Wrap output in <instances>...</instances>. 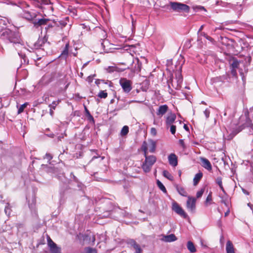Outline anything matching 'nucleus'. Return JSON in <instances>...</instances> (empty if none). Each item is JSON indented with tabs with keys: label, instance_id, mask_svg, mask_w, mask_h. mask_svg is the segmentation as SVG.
Segmentation results:
<instances>
[{
	"label": "nucleus",
	"instance_id": "f257e3e1",
	"mask_svg": "<svg viewBox=\"0 0 253 253\" xmlns=\"http://www.w3.org/2000/svg\"><path fill=\"white\" fill-rule=\"evenodd\" d=\"M0 39L3 41L13 44L20 43L21 41L18 33L8 29H5L2 32Z\"/></svg>",
	"mask_w": 253,
	"mask_h": 253
},
{
	"label": "nucleus",
	"instance_id": "f03ea898",
	"mask_svg": "<svg viewBox=\"0 0 253 253\" xmlns=\"http://www.w3.org/2000/svg\"><path fill=\"white\" fill-rule=\"evenodd\" d=\"M145 150H146L145 149ZM147 154H146V151H145L144 156L145 159L141 165V168L145 173L149 172L151 171L152 167L156 163L157 160V158L155 156H148Z\"/></svg>",
	"mask_w": 253,
	"mask_h": 253
},
{
	"label": "nucleus",
	"instance_id": "7ed1b4c3",
	"mask_svg": "<svg viewBox=\"0 0 253 253\" xmlns=\"http://www.w3.org/2000/svg\"><path fill=\"white\" fill-rule=\"evenodd\" d=\"M169 6L173 11L178 13H186L190 12V7L189 5L179 2L170 1Z\"/></svg>",
	"mask_w": 253,
	"mask_h": 253
},
{
	"label": "nucleus",
	"instance_id": "20e7f679",
	"mask_svg": "<svg viewBox=\"0 0 253 253\" xmlns=\"http://www.w3.org/2000/svg\"><path fill=\"white\" fill-rule=\"evenodd\" d=\"M157 142L152 139H148V140L143 142L141 147V150L145 154V149H146V154H148V151L151 153H154L156 151Z\"/></svg>",
	"mask_w": 253,
	"mask_h": 253
},
{
	"label": "nucleus",
	"instance_id": "39448f33",
	"mask_svg": "<svg viewBox=\"0 0 253 253\" xmlns=\"http://www.w3.org/2000/svg\"><path fill=\"white\" fill-rule=\"evenodd\" d=\"M183 82V78L181 74L177 73L175 74V78L170 79L169 81V86L171 84L172 87L176 89H179L181 87Z\"/></svg>",
	"mask_w": 253,
	"mask_h": 253
},
{
	"label": "nucleus",
	"instance_id": "423d86ee",
	"mask_svg": "<svg viewBox=\"0 0 253 253\" xmlns=\"http://www.w3.org/2000/svg\"><path fill=\"white\" fill-rule=\"evenodd\" d=\"M120 84L123 90L126 93L129 92L132 89V83L130 80L126 78L121 79L120 80Z\"/></svg>",
	"mask_w": 253,
	"mask_h": 253
},
{
	"label": "nucleus",
	"instance_id": "0eeeda50",
	"mask_svg": "<svg viewBox=\"0 0 253 253\" xmlns=\"http://www.w3.org/2000/svg\"><path fill=\"white\" fill-rule=\"evenodd\" d=\"M172 210L178 214L183 217L184 218L187 217V214L185 213L182 208L176 203L172 205Z\"/></svg>",
	"mask_w": 253,
	"mask_h": 253
},
{
	"label": "nucleus",
	"instance_id": "6e6552de",
	"mask_svg": "<svg viewBox=\"0 0 253 253\" xmlns=\"http://www.w3.org/2000/svg\"><path fill=\"white\" fill-rule=\"evenodd\" d=\"M196 199L188 197L186 203V207L191 212H194L196 208Z\"/></svg>",
	"mask_w": 253,
	"mask_h": 253
},
{
	"label": "nucleus",
	"instance_id": "1a4fd4ad",
	"mask_svg": "<svg viewBox=\"0 0 253 253\" xmlns=\"http://www.w3.org/2000/svg\"><path fill=\"white\" fill-rule=\"evenodd\" d=\"M127 244L135 250V253H142L143 251L140 246L134 239H129Z\"/></svg>",
	"mask_w": 253,
	"mask_h": 253
},
{
	"label": "nucleus",
	"instance_id": "9d476101",
	"mask_svg": "<svg viewBox=\"0 0 253 253\" xmlns=\"http://www.w3.org/2000/svg\"><path fill=\"white\" fill-rule=\"evenodd\" d=\"M200 160L201 162V165L203 167L211 171L212 170L211 165L209 160L205 158L201 157Z\"/></svg>",
	"mask_w": 253,
	"mask_h": 253
},
{
	"label": "nucleus",
	"instance_id": "9b49d317",
	"mask_svg": "<svg viewBox=\"0 0 253 253\" xmlns=\"http://www.w3.org/2000/svg\"><path fill=\"white\" fill-rule=\"evenodd\" d=\"M168 160L170 165L175 167L178 165V159L176 155L174 153H171L168 156Z\"/></svg>",
	"mask_w": 253,
	"mask_h": 253
},
{
	"label": "nucleus",
	"instance_id": "f8f14e48",
	"mask_svg": "<svg viewBox=\"0 0 253 253\" xmlns=\"http://www.w3.org/2000/svg\"><path fill=\"white\" fill-rule=\"evenodd\" d=\"M176 115L174 113H170L168 115L166 118V125L167 128H169V126L172 125L176 119Z\"/></svg>",
	"mask_w": 253,
	"mask_h": 253
},
{
	"label": "nucleus",
	"instance_id": "ddd939ff",
	"mask_svg": "<svg viewBox=\"0 0 253 253\" xmlns=\"http://www.w3.org/2000/svg\"><path fill=\"white\" fill-rule=\"evenodd\" d=\"M49 21V19L42 18L38 20H35L33 22L34 26L36 28H38L40 26L45 25L47 24L48 22Z\"/></svg>",
	"mask_w": 253,
	"mask_h": 253
},
{
	"label": "nucleus",
	"instance_id": "4468645a",
	"mask_svg": "<svg viewBox=\"0 0 253 253\" xmlns=\"http://www.w3.org/2000/svg\"><path fill=\"white\" fill-rule=\"evenodd\" d=\"M168 109L169 107L167 105L165 104L161 105L159 107L156 114L158 116H162L167 112Z\"/></svg>",
	"mask_w": 253,
	"mask_h": 253
},
{
	"label": "nucleus",
	"instance_id": "2eb2a0df",
	"mask_svg": "<svg viewBox=\"0 0 253 253\" xmlns=\"http://www.w3.org/2000/svg\"><path fill=\"white\" fill-rule=\"evenodd\" d=\"M37 16L36 13H31L28 11H24L23 13V17L28 20H33Z\"/></svg>",
	"mask_w": 253,
	"mask_h": 253
},
{
	"label": "nucleus",
	"instance_id": "dca6fc26",
	"mask_svg": "<svg viewBox=\"0 0 253 253\" xmlns=\"http://www.w3.org/2000/svg\"><path fill=\"white\" fill-rule=\"evenodd\" d=\"M245 123L243 124L244 127H252L253 126L252 120L249 117V112L247 111L245 113Z\"/></svg>",
	"mask_w": 253,
	"mask_h": 253
},
{
	"label": "nucleus",
	"instance_id": "f3484780",
	"mask_svg": "<svg viewBox=\"0 0 253 253\" xmlns=\"http://www.w3.org/2000/svg\"><path fill=\"white\" fill-rule=\"evenodd\" d=\"M69 48V42H68L66 43L65 46L64 48L63 51H62V52L60 55V57H61L62 58L66 59L68 56Z\"/></svg>",
	"mask_w": 253,
	"mask_h": 253
},
{
	"label": "nucleus",
	"instance_id": "a211bd4d",
	"mask_svg": "<svg viewBox=\"0 0 253 253\" xmlns=\"http://www.w3.org/2000/svg\"><path fill=\"white\" fill-rule=\"evenodd\" d=\"M162 239L166 242H171L176 241L177 240V238L174 234H171L169 235L164 236Z\"/></svg>",
	"mask_w": 253,
	"mask_h": 253
},
{
	"label": "nucleus",
	"instance_id": "6ab92c4d",
	"mask_svg": "<svg viewBox=\"0 0 253 253\" xmlns=\"http://www.w3.org/2000/svg\"><path fill=\"white\" fill-rule=\"evenodd\" d=\"M226 250L227 253H235L233 245L230 240L227 242Z\"/></svg>",
	"mask_w": 253,
	"mask_h": 253
},
{
	"label": "nucleus",
	"instance_id": "aec40b11",
	"mask_svg": "<svg viewBox=\"0 0 253 253\" xmlns=\"http://www.w3.org/2000/svg\"><path fill=\"white\" fill-rule=\"evenodd\" d=\"M203 173L201 171H199L198 173L195 174L194 178H193V184L196 186L199 182L200 180L202 179L203 177Z\"/></svg>",
	"mask_w": 253,
	"mask_h": 253
},
{
	"label": "nucleus",
	"instance_id": "412c9836",
	"mask_svg": "<svg viewBox=\"0 0 253 253\" xmlns=\"http://www.w3.org/2000/svg\"><path fill=\"white\" fill-rule=\"evenodd\" d=\"M176 189L180 195L184 197H186L187 196V193L183 187L176 185Z\"/></svg>",
	"mask_w": 253,
	"mask_h": 253
},
{
	"label": "nucleus",
	"instance_id": "4be33fe9",
	"mask_svg": "<svg viewBox=\"0 0 253 253\" xmlns=\"http://www.w3.org/2000/svg\"><path fill=\"white\" fill-rule=\"evenodd\" d=\"M187 247L189 252L191 253H194L196 252V249L193 243L191 241H188L187 244Z\"/></svg>",
	"mask_w": 253,
	"mask_h": 253
},
{
	"label": "nucleus",
	"instance_id": "5701e85b",
	"mask_svg": "<svg viewBox=\"0 0 253 253\" xmlns=\"http://www.w3.org/2000/svg\"><path fill=\"white\" fill-rule=\"evenodd\" d=\"M84 109H85V114L88 120L90 122H91L93 124H94L95 121H94V119L93 116L91 115L89 110L87 109V108L85 106L84 107Z\"/></svg>",
	"mask_w": 253,
	"mask_h": 253
},
{
	"label": "nucleus",
	"instance_id": "b1692460",
	"mask_svg": "<svg viewBox=\"0 0 253 253\" xmlns=\"http://www.w3.org/2000/svg\"><path fill=\"white\" fill-rule=\"evenodd\" d=\"M124 55L127 59V60L129 61V63L131 64L133 62V58L132 54H131L128 51H125L124 53Z\"/></svg>",
	"mask_w": 253,
	"mask_h": 253
},
{
	"label": "nucleus",
	"instance_id": "393cba45",
	"mask_svg": "<svg viewBox=\"0 0 253 253\" xmlns=\"http://www.w3.org/2000/svg\"><path fill=\"white\" fill-rule=\"evenodd\" d=\"M163 174L164 176H165L166 178L168 179L170 181L173 180V176L168 171L166 170H165L163 172Z\"/></svg>",
	"mask_w": 253,
	"mask_h": 253
},
{
	"label": "nucleus",
	"instance_id": "a878e982",
	"mask_svg": "<svg viewBox=\"0 0 253 253\" xmlns=\"http://www.w3.org/2000/svg\"><path fill=\"white\" fill-rule=\"evenodd\" d=\"M129 131V128L128 126H125L123 127L122 128L121 131V135L122 136H126L127 134Z\"/></svg>",
	"mask_w": 253,
	"mask_h": 253
},
{
	"label": "nucleus",
	"instance_id": "bb28decb",
	"mask_svg": "<svg viewBox=\"0 0 253 253\" xmlns=\"http://www.w3.org/2000/svg\"><path fill=\"white\" fill-rule=\"evenodd\" d=\"M216 183L219 185L220 189L223 192H225L224 189L222 185V178L221 177H217V178L216 179Z\"/></svg>",
	"mask_w": 253,
	"mask_h": 253
},
{
	"label": "nucleus",
	"instance_id": "cd10ccee",
	"mask_svg": "<svg viewBox=\"0 0 253 253\" xmlns=\"http://www.w3.org/2000/svg\"><path fill=\"white\" fill-rule=\"evenodd\" d=\"M47 245L49 247V249L55 247L57 245L52 240V239L49 237H47Z\"/></svg>",
	"mask_w": 253,
	"mask_h": 253
},
{
	"label": "nucleus",
	"instance_id": "c85d7f7f",
	"mask_svg": "<svg viewBox=\"0 0 253 253\" xmlns=\"http://www.w3.org/2000/svg\"><path fill=\"white\" fill-rule=\"evenodd\" d=\"M157 184L158 187L164 193L167 192V190L163 184L159 180L157 181Z\"/></svg>",
	"mask_w": 253,
	"mask_h": 253
},
{
	"label": "nucleus",
	"instance_id": "c756f323",
	"mask_svg": "<svg viewBox=\"0 0 253 253\" xmlns=\"http://www.w3.org/2000/svg\"><path fill=\"white\" fill-rule=\"evenodd\" d=\"M85 253H97V250L91 247H86L84 249Z\"/></svg>",
	"mask_w": 253,
	"mask_h": 253
},
{
	"label": "nucleus",
	"instance_id": "7c9ffc66",
	"mask_svg": "<svg viewBox=\"0 0 253 253\" xmlns=\"http://www.w3.org/2000/svg\"><path fill=\"white\" fill-rule=\"evenodd\" d=\"M212 201V192H211L209 195H208L207 198H206V200L205 201V205L206 206H208L209 204H211V203H210L211 201Z\"/></svg>",
	"mask_w": 253,
	"mask_h": 253
},
{
	"label": "nucleus",
	"instance_id": "2f4dec72",
	"mask_svg": "<svg viewBox=\"0 0 253 253\" xmlns=\"http://www.w3.org/2000/svg\"><path fill=\"white\" fill-rule=\"evenodd\" d=\"M28 105V102H26L24 104L21 105L18 110V114H21L24 111V109Z\"/></svg>",
	"mask_w": 253,
	"mask_h": 253
},
{
	"label": "nucleus",
	"instance_id": "473e14b6",
	"mask_svg": "<svg viewBox=\"0 0 253 253\" xmlns=\"http://www.w3.org/2000/svg\"><path fill=\"white\" fill-rule=\"evenodd\" d=\"M51 253H60L61 249L58 247L57 246L49 249Z\"/></svg>",
	"mask_w": 253,
	"mask_h": 253
},
{
	"label": "nucleus",
	"instance_id": "72a5a7b5",
	"mask_svg": "<svg viewBox=\"0 0 253 253\" xmlns=\"http://www.w3.org/2000/svg\"><path fill=\"white\" fill-rule=\"evenodd\" d=\"M108 93L105 91H100L98 94V96L100 98H106L107 97Z\"/></svg>",
	"mask_w": 253,
	"mask_h": 253
},
{
	"label": "nucleus",
	"instance_id": "f704fd0d",
	"mask_svg": "<svg viewBox=\"0 0 253 253\" xmlns=\"http://www.w3.org/2000/svg\"><path fill=\"white\" fill-rule=\"evenodd\" d=\"M239 66V62H238V61L236 59H234L233 60V62L232 63L231 65V68H233V69H237L238 68Z\"/></svg>",
	"mask_w": 253,
	"mask_h": 253
},
{
	"label": "nucleus",
	"instance_id": "c9c22d12",
	"mask_svg": "<svg viewBox=\"0 0 253 253\" xmlns=\"http://www.w3.org/2000/svg\"><path fill=\"white\" fill-rule=\"evenodd\" d=\"M68 10L70 13H72L73 16H76L77 15V10L76 9L71 7L68 8Z\"/></svg>",
	"mask_w": 253,
	"mask_h": 253
},
{
	"label": "nucleus",
	"instance_id": "e433bc0d",
	"mask_svg": "<svg viewBox=\"0 0 253 253\" xmlns=\"http://www.w3.org/2000/svg\"><path fill=\"white\" fill-rule=\"evenodd\" d=\"M205 191L204 188H202L200 190L198 191L196 194V197L199 198L202 197Z\"/></svg>",
	"mask_w": 253,
	"mask_h": 253
},
{
	"label": "nucleus",
	"instance_id": "4c0bfd02",
	"mask_svg": "<svg viewBox=\"0 0 253 253\" xmlns=\"http://www.w3.org/2000/svg\"><path fill=\"white\" fill-rule=\"evenodd\" d=\"M170 127V131L172 134H174L176 132V126L173 125L169 126Z\"/></svg>",
	"mask_w": 253,
	"mask_h": 253
},
{
	"label": "nucleus",
	"instance_id": "58836bf2",
	"mask_svg": "<svg viewBox=\"0 0 253 253\" xmlns=\"http://www.w3.org/2000/svg\"><path fill=\"white\" fill-rule=\"evenodd\" d=\"M150 133L153 136H156L157 133L156 129L155 127H152L150 129Z\"/></svg>",
	"mask_w": 253,
	"mask_h": 253
},
{
	"label": "nucleus",
	"instance_id": "ea45409f",
	"mask_svg": "<svg viewBox=\"0 0 253 253\" xmlns=\"http://www.w3.org/2000/svg\"><path fill=\"white\" fill-rule=\"evenodd\" d=\"M59 103V102H56V101H53L52 102V103L51 104L49 105V107L53 109H55L56 106L57 105V104Z\"/></svg>",
	"mask_w": 253,
	"mask_h": 253
},
{
	"label": "nucleus",
	"instance_id": "a19ab883",
	"mask_svg": "<svg viewBox=\"0 0 253 253\" xmlns=\"http://www.w3.org/2000/svg\"><path fill=\"white\" fill-rule=\"evenodd\" d=\"M231 75H232L233 77H237V72H236V69H233V68H231Z\"/></svg>",
	"mask_w": 253,
	"mask_h": 253
},
{
	"label": "nucleus",
	"instance_id": "79ce46f5",
	"mask_svg": "<svg viewBox=\"0 0 253 253\" xmlns=\"http://www.w3.org/2000/svg\"><path fill=\"white\" fill-rule=\"evenodd\" d=\"M45 158L50 161L53 158L52 155L50 153H46L45 154Z\"/></svg>",
	"mask_w": 253,
	"mask_h": 253
},
{
	"label": "nucleus",
	"instance_id": "37998d69",
	"mask_svg": "<svg viewBox=\"0 0 253 253\" xmlns=\"http://www.w3.org/2000/svg\"><path fill=\"white\" fill-rule=\"evenodd\" d=\"M179 143L180 144V145L183 148H185V143H184V141L182 139H180L179 140Z\"/></svg>",
	"mask_w": 253,
	"mask_h": 253
},
{
	"label": "nucleus",
	"instance_id": "c03bdc74",
	"mask_svg": "<svg viewBox=\"0 0 253 253\" xmlns=\"http://www.w3.org/2000/svg\"><path fill=\"white\" fill-rule=\"evenodd\" d=\"M204 114L206 117V118H209V116H210V112L208 110H206L205 111H204Z\"/></svg>",
	"mask_w": 253,
	"mask_h": 253
},
{
	"label": "nucleus",
	"instance_id": "a18cd8bd",
	"mask_svg": "<svg viewBox=\"0 0 253 253\" xmlns=\"http://www.w3.org/2000/svg\"><path fill=\"white\" fill-rule=\"evenodd\" d=\"M41 1L45 4H48L50 3V0H41Z\"/></svg>",
	"mask_w": 253,
	"mask_h": 253
},
{
	"label": "nucleus",
	"instance_id": "49530a36",
	"mask_svg": "<svg viewBox=\"0 0 253 253\" xmlns=\"http://www.w3.org/2000/svg\"><path fill=\"white\" fill-rule=\"evenodd\" d=\"M121 64L122 65H124L125 66H127L126 67H125L123 70V71H124L126 69H128L129 68V66L127 65L126 64V63H121Z\"/></svg>",
	"mask_w": 253,
	"mask_h": 253
},
{
	"label": "nucleus",
	"instance_id": "de8ad7c7",
	"mask_svg": "<svg viewBox=\"0 0 253 253\" xmlns=\"http://www.w3.org/2000/svg\"><path fill=\"white\" fill-rule=\"evenodd\" d=\"M221 203H223L226 206H227V202L225 200L222 199L221 200Z\"/></svg>",
	"mask_w": 253,
	"mask_h": 253
},
{
	"label": "nucleus",
	"instance_id": "09e8293b",
	"mask_svg": "<svg viewBox=\"0 0 253 253\" xmlns=\"http://www.w3.org/2000/svg\"><path fill=\"white\" fill-rule=\"evenodd\" d=\"M248 206L249 207H250L251 208V209L253 210V205L252 204H251V203H248Z\"/></svg>",
	"mask_w": 253,
	"mask_h": 253
},
{
	"label": "nucleus",
	"instance_id": "8fccbe9b",
	"mask_svg": "<svg viewBox=\"0 0 253 253\" xmlns=\"http://www.w3.org/2000/svg\"><path fill=\"white\" fill-rule=\"evenodd\" d=\"M243 192H244V193H245L246 195H249V192H248L247 190L244 189H243Z\"/></svg>",
	"mask_w": 253,
	"mask_h": 253
},
{
	"label": "nucleus",
	"instance_id": "3c124183",
	"mask_svg": "<svg viewBox=\"0 0 253 253\" xmlns=\"http://www.w3.org/2000/svg\"><path fill=\"white\" fill-rule=\"evenodd\" d=\"M184 128L185 129H186V130H189V128H188V127L187 126V125H184Z\"/></svg>",
	"mask_w": 253,
	"mask_h": 253
},
{
	"label": "nucleus",
	"instance_id": "603ef678",
	"mask_svg": "<svg viewBox=\"0 0 253 253\" xmlns=\"http://www.w3.org/2000/svg\"><path fill=\"white\" fill-rule=\"evenodd\" d=\"M229 212L230 211L228 210L226 212H225V216H227L229 214Z\"/></svg>",
	"mask_w": 253,
	"mask_h": 253
},
{
	"label": "nucleus",
	"instance_id": "864d4df0",
	"mask_svg": "<svg viewBox=\"0 0 253 253\" xmlns=\"http://www.w3.org/2000/svg\"><path fill=\"white\" fill-rule=\"evenodd\" d=\"M52 108H51L50 109V114L51 115H52V114H53V111H52V110L51 109Z\"/></svg>",
	"mask_w": 253,
	"mask_h": 253
},
{
	"label": "nucleus",
	"instance_id": "5fc2aeb1",
	"mask_svg": "<svg viewBox=\"0 0 253 253\" xmlns=\"http://www.w3.org/2000/svg\"><path fill=\"white\" fill-rule=\"evenodd\" d=\"M69 84V83H68V84L66 85V86H65V88H64V89H65H65H66L67 88V87H68Z\"/></svg>",
	"mask_w": 253,
	"mask_h": 253
},
{
	"label": "nucleus",
	"instance_id": "6e6d98bb",
	"mask_svg": "<svg viewBox=\"0 0 253 253\" xmlns=\"http://www.w3.org/2000/svg\"><path fill=\"white\" fill-rule=\"evenodd\" d=\"M8 209V207H6L5 208V212L6 213V212L7 211V209Z\"/></svg>",
	"mask_w": 253,
	"mask_h": 253
},
{
	"label": "nucleus",
	"instance_id": "4d7b16f0",
	"mask_svg": "<svg viewBox=\"0 0 253 253\" xmlns=\"http://www.w3.org/2000/svg\"><path fill=\"white\" fill-rule=\"evenodd\" d=\"M95 158H97V157H95V156H93V157L92 158V160H93V159H95Z\"/></svg>",
	"mask_w": 253,
	"mask_h": 253
},
{
	"label": "nucleus",
	"instance_id": "13d9d810",
	"mask_svg": "<svg viewBox=\"0 0 253 253\" xmlns=\"http://www.w3.org/2000/svg\"><path fill=\"white\" fill-rule=\"evenodd\" d=\"M202 28H203V26H202L201 27V28H200V30H201L202 29Z\"/></svg>",
	"mask_w": 253,
	"mask_h": 253
},
{
	"label": "nucleus",
	"instance_id": "bf43d9fd",
	"mask_svg": "<svg viewBox=\"0 0 253 253\" xmlns=\"http://www.w3.org/2000/svg\"><path fill=\"white\" fill-rule=\"evenodd\" d=\"M222 239H223V236H222L221 237V239H221V240H222Z\"/></svg>",
	"mask_w": 253,
	"mask_h": 253
},
{
	"label": "nucleus",
	"instance_id": "052dcab7",
	"mask_svg": "<svg viewBox=\"0 0 253 253\" xmlns=\"http://www.w3.org/2000/svg\"><path fill=\"white\" fill-rule=\"evenodd\" d=\"M58 139H59V140L60 141H61V137H58Z\"/></svg>",
	"mask_w": 253,
	"mask_h": 253
},
{
	"label": "nucleus",
	"instance_id": "680f3d73",
	"mask_svg": "<svg viewBox=\"0 0 253 253\" xmlns=\"http://www.w3.org/2000/svg\"><path fill=\"white\" fill-rule=\"evenodd\" d=\"M179 176H180V175H181V172H180L179 173Z\"/></svg>",
	"mask_w": 253,
	"mask_h": 253
},
{
	"label": "nucleus",
	"instance_id": "e2e57ef3",
	"mask_svg": "<svg viewBox=\"0 0 253 253\" xmlns=\"http://www.w3.org/2000/svg\"><path fill=\"white\" fill-rule=\"evenodd\" d=\"M135 102V101H131L130 102H130Z\"/></svg>",
	"mask_w": 253,
	"mask_h": 253
}]
</instances>
